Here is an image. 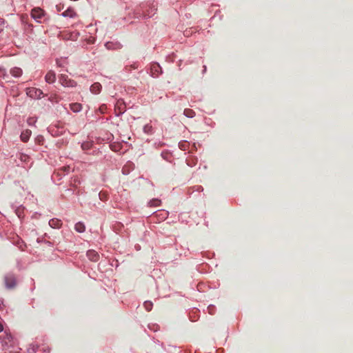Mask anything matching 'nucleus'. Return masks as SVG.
<instances>
[{"mask_svg": "<svg viewBox=\"0 0 353 353\" xmlns=\"http://www.w3.org/2000/svg\"><path fill=\"white\" fill-rule=\"evenodd\" d=\"M160 203H161V201L157 199H152L149 203L150 206H159L160 205Z\"/></svg>", "mask_w": 353, "mask_h": 353, "instance_id": "obj_18", "label": "nucleus"}, {"mask_svg": "<svg viewBox=\"0 0 353 353\" xmlns=\"http://www.w3.org/2000/svg\"><path fill=\"white\" fill-rule=\"evenodd\" d=\"M10 74L15 77H19L22 74V70L20 68L14 67L10 70Z\"/></svg>", "mask_w": 353, "mask_h": 353, "instance_id": "obj_10", "label": "nucleus"}, {"mask_svg": "<svg viewBox=\"0 0 353 353\" xmlns=\"http://www.w3.org/2000/svg\"><path fill=\"white\" fill-rule=\"evenodd\" d=\"M4 283L8 289H12L17 285V279L14 274L8 273L4 276Z\"/></svg>", "mask_w": 353, "mask_h": 353, "instance_id": "obj_1", "label": "nucleus"}, {"mask_svg": "<svg viewBox=\"0 0 353 353\" xmlns=\"http://www.w3.org/2000/svg\"><path fill=\"white\" fill-rule=\"evenodd\" d=\"M28 351L30 352V353H32V352H35V350H34V349L30 350H30H29Z\"/></svg>", "mask_w": 353, "mask_h": 353, "instance_id": "obj_26", "label": "nucleus"}, {"mask_svg": "<svg viewBox=\"0 0 353 353\" xmlns=\"http://www.w3.org/2000/svg\"><path fill=\"white\" fill-rule=\"evenodd\" d=\"M159 69H160V66L159 64H157V63L153 64L151 68V72L152 74V76L157 77Z\"/></svg>", "mask_w": 353, "mask_h": 353, "instance_id": "obj_14", "label": "nucleus"}, {"mask_svg": "<svg viewBox=\"0 0 353 353\" xmlns=\"http://www.w3.org/2000/svg\"><path fill=\"white\" fill-rule=\"evenodd\" d=\"M92 145L93 143L92 141H85L81 144V148L83 150H90L92 147Z\"/></svg>", "mask_w": 353, "mask_h": 353, "instance_id": "obj_15", "label": "nucleus"}, {"mask_svg": "<svg viewBox=\"0 0 353 353\" xmlns=\"http://www.w3.org/2000/svg\"><path fill=\"white\" fill-rule=\"evenodd\" d=\"M101 85L98 82L93 83L90 87L91 92L93 94H95L99 93L101 91Z\"/></svg>", "mask_w": 353, "mask_h": 353, "instance_id": "obj_9", "label": "nucleus"}, {"mask_svg": "<svg viewBox=\"0 0 353 353\" xmlns=\"http://www.w3.org/2000/svg\"><path fill=\"white\" fill-rule=\"evenodd\" d=\"M70 106V109L74 112H78L81 110V104L78 103H71Z\"/></svg>", "mask_w": 353, "mask_h": 353, "instance_id": "obj_13", "label": "nucleus"}, {"mask_svg": "<svg viewBox=\"0 0 353 353\" xmlns=\"http://www.w3.org/2000/svg\"><path fill=\"white\" fill-rule=\"evenodd\" d=\"M78 33H74V34L72 35V39H76L78 37Z\"/></svg>", "mask_w": 353, "mask_h": 353, "instance_id": "obj_21", "label": "nucleus"}, {"mask_svg": "<svg viewBox=\"0 0 353 353\" xmlns=\"http://www.w3.org/2000/svg\"><path fill=\"white\" fill-rule=\"evenodd\" d=\"M46 81L52 83H54L56 80V75L55 73L52 71H49L46 77H45Z\"/></svg>", "mask_w": 353, "mask_h": 353, "instance_id": "obj_7", "label": "nucleus"}, {"mask_svg": "<svg viewBox=\"0 0 353 353\" xmlns=\"http://www.w3.org/2000/svg\"><path fill=\"white\" fill-rule=\"evenodd\" d=\"M28 158V156H26V155H23V154H22V155H21V159L22 161H26V159H27Z\"/></svg>", "mask_w": 353, "mask_h": 353, "instance_id": "obj_20", "label": "nucleus"}, {"mask_svg": "<svg viewBox=\"0 0 353 353\" xmlns=\"http://www.w3.org/2000/svg\"><path fill=\"white\" fill-rule=\"evenodd\" d=\"M103 108H104V106H103V105H102V106L100 108V110H101V112H103Z\"/></svg>", "mask_w": 353, "mask_h": 353, "instance_id": "obj_27", "label": "nucleus"}, {"mask_svg": "<svg viewBox=\"0 0 353 353\" xmlns=\"http://www.w3.org/2000/svg\"><path fill=\"white\" fill-rule=\"evenodd\" d=\"M150 129H151V126L145 125L144 127V131L145 132H148L150 130Z\"/></svg>", "mask_w": 353, "mask_h": 353, "instance_id": "obj_19", "label": "nucleus"}, {"mask_svg": "<svg viewBox=\"0 0 353 353\" xmlns=\"http://www.w3.org/2000/svg\"><path fill=\"white\" fill-rule=\"evenodd\" d=\"M27 94L32 98L40 99L43 95V91L35 88H29Z\"/></svg>", "mask_w": 353, "mask_h": 353, "instance_id": "obj_4", "label": "nucleus"}, {"mask_svg": "<svg viewBox=\"0 0 353 353\" xmlns=\"http://www.w3.org/2000/svg\"><path fill=\"white\" fill-rule=\"evenodd\" d=\"M31 134H32L31 130H30L28 129L23 130L20 135L21 140L23 142H27L29 140V139L31 136Z\"/></svg>", "mask_w": 353, "mask_h": 353, "instance_id": "obj_6", "label": "nucleus"}, {"mask_svg": "<svg viewBox=\"0 0 353 353\" xmlns=\"http://www.w3.org/2000/svg\"><path fill=\"white\" fill-rule=\"evenodd\" d=\"M2 305H3V299H0V308L1 307Z\"/></svg>", "mask_w": 353, "mask_h": 353, "instance_id": "obj_23", "label": "nucleus"}, {"mask_svg": "<svg viewBox=\"0 0 353 353\" xmlns=\"http://www.w3.org/2000/svg\"><path fill=\"white\" fill-rule=\"evenodd\" d=\"M62 15L63 17L73 18L76 16V12L72 9L68 8L62 13Z\"/></svg>", "mask_w": 353, "mask_h": 353, "instance_id": "obj_11", "label": "nucleus"}, {"mask_svg": "<svg viewBox=\"0 0 353 353\" xmlns=\"http://www.w3.org/2000/svg\"><path fill=\"white\" fill-rule=\"evenodd\" d=\"M49 225L52 228H59L62 225V222L58 219H52L50 220Z\"/></svg>", "mask_w": 353, "mask_h": 353, "instance_id": "obj_8", "label": "nucleus"}, {"mask_svg": "<svg viewBox=\"0 0 353 353\" xmlns=\"http://www.w3.org/2000/svg\"><path fill=\"white\" fill-rule=\"evenodd\" d=\"M3 325H1V323H0V332H1V331H3Z\"/></svg>", "mask_w": 353, "mask_h": 353, "instance_id": "obj_24", "label": "nucleus"}, {"mask_svg": "<svg viewBox=\"0 0 353 353\" xmlns=\"http://www.w3.org/2000/svg\"><path fill=\"white\" fill-rule=\"evenodd\" d=\"M87 256L92 261H97L99 259V254L93 250L87 252Z\"/></svg>", "mask_w": 353, "mask_h": 353, "instance_id": "obj_5", "label": "nucleus"}, {"mask_svg": "<svg viewBox=\"0 0 353 353\" xmlns=\"http://www.w3.org/2000/svg\"><path fill=\"white\" fill-rule=\"evenodd\" d=\"M143 306L148 312H150L152 309L153 303L150 301H146L144 302Z\"/></svg>", "mask_w": 353, "mask_h": 353, "instance_id": "obj_17", "label": "nucleus"}, {"mask_svg": "<svg viewBox=\"0 0 353 353\" xmlns=\"http://www.w3.org/2000/svg\"><path fill=\"white\" fill-rule=\"evenodd\" d=\"M183 114L188 118H192L195 115V112L189 108L185 109Z\"/></svg>", "mask_w": 353, "mask_h": 353, "instance_id": "obj_16", "label": "nucleus"}, {"mask_svg": "<svg viewBox=\"0 0 353 353\" xmlns=\"http://www.w3.org/2000/svg\"><path fill=\"white\" fill-rule=\"evenodd\" d=\"M74 229L78 232H83L85 230V225L81 222H78L74 225Z\"/></svg>", "mask_w": 353, "mask_h": 353, "instance_id": "obj_12", "label": "nucleus"}, {"mask_svg": "<svg viewBox=\"0 0 353 353\" xmlns=\"http://www.w3.org/2000/svg\"><path fill=\"white\" fill-rule=\"evenodd\" d=\"M31 16L37 22H41V19L44 17V11L40 8H34L32 10Z\"/></svg>", "mask_w": 353, "mask_h": 353, "instance_id": "obj_2", "label": "nucleus"}, {"mask_svg": "<svg viewBox=\"0 0 353 353\" xmlns=\"http://www.w3.org/2000/svg\"><path fill=\"white\" fill-rule=\"evenodd\" d=\"M62 169L64 170V172H66V171L69 170L70 168L64 166L62 168Z\"/></svg>", "mask_w": 353, "mask_h": 353, "instance_id": "obj_22", "label": "nucleus"}, {"mask_svg": "<svg viewBox=\"0 0 353 353\" xmlns=\"http://www.w3.org/2000/svg\"><path fill=\"white\" fill-rule=\"evenodd\" d=\"M59 81L63 86L74 87L76 85L75 81L70 79L65 74H61L59 77Z\"/></svg>", "mask_w": 353, "mask_h": 353, "instance_id": "obj_3", "label": "nucleus"}, {"mask_svg": "<svg viewBox=\"0 0 353 353\" xmlns=\"http://www.w3.org/2000/svg\"><path fill=\"white\" fill-rule=\"evenodd\" d=\"M28 351L30 352V353H32V352H35V350H34V349L30 350H30H29Z\"/></svg>", "mask_w": 353, "mask_h": 353, "instance_id": "obj_25", "label": "nucleus"}]
</instances>
